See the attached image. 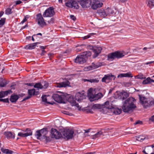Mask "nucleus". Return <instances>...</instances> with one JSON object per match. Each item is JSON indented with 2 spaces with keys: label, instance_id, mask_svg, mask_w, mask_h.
Returning a JSON list of instances; mask_svg holds the SVG:
<instances>
[{
  "label": "nucleus",
  "instance_id": "f704fd0d",
  "mask_svg": "<svg viewBox=\"0 0 154 154\" xmlns=\"http://www.w3.org/2000/svg\"><path fill=\"white\" fill-rule=\"evenodd\" d=\"M12 13L11 9L10 8H8L6 9L5 11V13L7 15H9Z\"/></svg>",
  "mask_w": 154,
  "mask_h": 154
},
{
  "label": "nucleus",
  "instance_id": "412c9836",
  "mask_svg": "<svg viewBox=\"0 0 154 154\" xmlns=\"http://www.w3.org/2000/svg\"><path fill=\"white\" fill-rule=\"evenodd\" d=\"M133 77L132 74L131 72H129L126 73H121L119 75L117 76L118 78L122 77Z\"/></svg>",
  "mask_w": 154,
  "mask_h": 154
},
{
  "label": "nucleus",
  "instance_id": "a19ab883",
  "mask_svg": "<svg viewBox=\"0 0 154 154\" xmlns=\"http://www.w3.org/2000/svg\"><path fill=\"white\" fill-rule=\"evenodd\" d=\"M101 106L100 104H95L93 106L94 109H100L101 108Z\"/></svg>",
  "mask_w": 154,
  "mask_h": 154
},
{
  "label": "nucleus",
  "instance_id": "9b49d317",
  "mask_svg": "<svg viewBox=\"0 0 154 154\" xmlns=\"http://www.w3.org/2000/svg\"><path fill=\"white\" fill-rule=\"evenodd\" d=\"M116 76L111 74L105 75L102 79V81L106 83H109L112 80H114Z\"/></svg>",
  "mask_w": 154,
  "mask_h": 154
},
{
  "label": "nucleus",
  "instance_id": "bf43d9fd",
  "mask_svg": "<svg viewBox=\"0 0 154 154\" xmlns=\"http://www.w3.org/2000/svg\"><path fill=\"white\" fill-rule=\"evenodd\" d=\"M96 34L95 33H90L88 35H90V37L91 35H96Z\"/></svg>",
  "mask_w": 154,
  "mask_h": 154
},
{
  "label": "nucleus",
  "instance_id": "de8ad7c7",
  "mask_svg": "<svg viewBox=\"0 0 154 154\" xmlns=\"http://www.w3.org/2000/svg\"><path fill=\"white\" fill-rule=\"evenodd\" d=\"M143 84H149L147 80L146 79V80H144L143 82Z\"/></svg>",
  "mask_w": 154,
  "mask_h": 154
},
{
  "label": "nucleus",
  "instance_id": "5fc2aeb1",
  "mask_svg": "<svg viewBox=\"0 0 154 154\" xmlns=\"http://www.w3.org/2000/svg\"><path fill=\"white\" fill-rule=\"evenodd\" d=\"M154 63V61H150V62H149L146 63H145V64H146V65H148L149 64H151V63Z\"/></svg>",
  "mask_w": 154,
  "mask_h": 154
},
{
  "label": "nucleus",
  "instance_id": "72a5a7b5",
  "mask_svg": "<svg viewBox=\"0 0 154 154\" xmlns=\"http://www.w3.org/2000/svg\"><path fill=\"white\" fill-rule=\"evenodd\" d=\"M84 81L85 82L88 81L89 82L91 83H97L98 82V80L96 79H84Z\"/></svg>",
  "mask_w": 154,
  "mask_h": 154
},
{
  "label": "nucleus",
  "instance_id": "4be33fe9",
  "mask_svg": "<svg viewBox=\"0 0 154 154\" xmlns=\"http://www.w3.org/2000/svg\"><path fill=\"white\" fill-rule=\"evenodd\" d=\"M4 134L8 139H14L15 137L14 134L11 132H5Z\"/></svg>",
  "mask_w": 154,
  "mask_h": 154
},
{
  "label": "nucleus",
  "instance_id": "ea45409f",
  "mask_svg": "<svg viewBox=\"0 0 154 154\" xmlns=\"http://www.w3.org/2000/svg\"><path fill=\"white\" fill-rule=\"evenodd\" d=\"M5 19V18H2L0 20V28L4 24Z\"/></svg>",
  "mask_w": 154,
  "mask_h": 154
},
{
  "label": "nucleus",
  "instance_id": "13d9d810",
  "mask_svg": "<svg viewBox=\"0 0 154 154\" xmlns=\"http://www.w3.org/2000/svg\"><path fill=\"white\" fill-rule=\"evenodd\" d=\"M4 12L3 11H1L0 12V17H1L3 14Z\"/></svg>",
  "mask_w": 154,
  "mask_h": 154
},
{
  "label": "nucleus",
  "instance_id": "a878e982",
  "mask_svg": "<svg viewBox=\"0 0 154 154\" xmlns=\"http://www.w3.org/2000/svg\"><path fill=\"white\" fill-rule=\"evenodd\" d=\"M10 92L11 91H8L0 92V98L4 97L5 96L7 95L8 94H10Z\"/></svg>",
  "mask_w": 154,
  "mask_h": 154
},
{
  "label": "nucleus",
  "instance_id": "4468645a",
  "mask_svg": "<svg viewBox=\"0 0 154 154\" xmlns=\"http://www.w3.org/2000/svg\"><path fill=\"white\" fill-rule=\"evenodd\" d=\"M36 20L38 25L41 27L46 25V23L41 14H38L37 15Z\"/></svg>",
  "mask_w": 154,
  "mask_h": 154
},
{
  "label": "nucleus",
  "instance_id": "f257e3e1",
  "mask_svg": "<svg viewBox=\"0 0 154 154\" xmlns=\"http://www.w3.org/2000/svg\"><path fill=\"white\" fill-rule=\"evenodd\" d=\"M136 100L133 97H129L125 101L122 107L123 111L128 112L132 111L136 107Z\"/></svg>",
  "mask_w": 154,
  "mask_h": 154
},
{
  "label": "nucleus",
  "instance_id": "b1692460",
  "mask_svg": "<svg viewBox=\"0 0 154 154\" xmlns=\"http://www.w3.org/2000/svg\"><path fill=\"white\" fill-rule=\"evenodd\" d=\"M28 91L29 95L31 96L35 94H38V92L35 91V89H34L29 90Z\"/></svg>",
  "mask_w": 154,
  "mask_h": 154
},
{
  "label": "nucleus",
  "instance_id": "7ed1b4c3",
  "mask_svg": "<svg viewBox=\"0 0 154 154\" xmlns=\"http://www.w3.org/2000/svg\"><path fill=\"white\" fill-rule=\"evenodd\" d=\"M95 89L92 88H90L88 91V96L91 101L97 100L100 99L103 96L101 93L95 94Z\"/></svg>",
  "mask_w": 154,
  "mask_h": 154
},
{
  "label": "nucleus",
  "instance_id": "39448f33",
  "mask_svg": "<svg viewBox=\"0 0 154 154\" xmlns=\"http://www.w3.org/2000/svg\"><path fill=\"white\" fill-rule=\"evenodd\" d=\"M59 94H53L52 97L55 101L59 103H64V100L67 99L66 96L62 93L59 92Z\"/></svg>",
  "mask_w": 154,
  "mask_h": 154
},
{
  "label": "nucleus",
  "instance_id": "2f4dec72",
  "mask_svg": "<svg viewBox=\"0 0 154 154\" xmlns=\"http://www.w3.org/2000/svg\"><path fill=\"white\" fill-rule=\"evenodd\" d=\"M35 136H36L37 138L40 139L42 138L41 134L40 133V130L37 131L35 133Z\"/></svg>",
  "mask_w": 154,
  "mask_h": 154
},
{
  "label": "nucleus",
  "instance_id": "79ce46f5",
  "mask_svg": "<svg viewBox=\"0 0 154 154\" xmlns=\"http://www.w3.org/2000/svg\"><path fill=\"white\" fill-rule=\"evenodd\" d=\"M18 135L19 136H20L22 137H26L25 133H23L22 132H19L18 134Z\"/></svg>",
  "mask_w": 154,
  "mask_h": 154
},
{
  "label": "nucleus",
  "instance_id": "58836bf2",
  "mask_svg": "<svg viewBox=\"0 0 154 154\" xmlns=\"http://www.w3.org/2000/svg\"><path fill=\"white\" fill-rule=\"evenodd\" d=\"M27 132L25 133L26 134V137H27L31 135L32 134V131L31 130H29V129H26Z\"/></svg>",
  "mask_w": 154,
  "mask_h": 154
},
{
  "label": "nucleus",
  "instance_id": "4c0bfd02",
  "mask_svg": "<svg viewBox=\"0 0 154 154\" xmlns=\"http://www.w3.org/2000/svg\"><path fill=\"white\" fill-rule=\"evenodd\" d=\"M2 152L6 154H12L13 152L8 149H4Z\"/></svg>",
  "mask_w": 154,
  "mask_h": 154
},
{
  "label": "nucleus",
  "instance_id": "7c9ffc66",
  "mask_svg": "<svg viewBox=\"0 0 154 154\" xmlns=\"http://www.w3.org/2000/svg\"><path fill=\"white\" fill-rule=\"evenodd\" d=\"M122 97V99H124L128 96V93L125 92H122L120 93Z\"/></svg>",
  "mask_w": 154,
  "mask_h": 154
},
{
  "label": "nucleus",
  "instance_id": "473e14b6",
  "mask_svg": "<svg viewBox=\"0 0 154 154\" xmlns=\"http://www.w3.org/2000/svg\"><path fill=\"white\" fill-rule=\"evenodd\" d=\"M41 85L42 86V88H46L48 86V84L46 82H42Z\"/></svg>",
  "mask_w": 154,
  "mask_h": 154
},
{
  "label": "nucleus",
  "instance_id": "423d86ee",
  "mask_svg": "<svg viewBox=\"0 0 154 154\" xmlns=\"http://www.w3.org/2000/svg\"><path fill=\"white\" fill-rule=\"evenodd\" d=\"M124 56V54L122 53L116 51L109 54L108 55V60L112 61L115 58H120Z\"/></svg>",
  "mask_w": 154,
  "mask_h": 154
},
{
  "label": "nucleus",
  "instance_id": "09e8293b",
  "mask_svg": "<svg viewBox=\"0 0 154 154\" xmlns=\"http://www.w3.org/2000/svg\"><path fill=\"white\" fill-rule=\"evenodd\" d=\"M90 37V35H88L86 36H84L83 37V38L84 39H85L87 38H88Z\"/></svg>",
  "mask_w": 154,
  "mask_h": 154
},
{
  "label": "nucleus",
  "instance_id": "2eb2a0df",
  "mask_svg": "<svg viewBox=\"0 0 154 154\" xmlns=\"http://www.w3.org/2000/svg\"><path fill=\"white\" fill-rule=\"evenodd\" d=\"M85 98L86 97L83 93L78 92L76 93L74 99L78 102H80L82 100L85 99Z\"/></svg>",
  "mask_w": 154,
  "mask_h": 154
},
{
  "label": "nucleus",
  "instance_id": "ddd939ff",
  "mask_svg": "<svg viewBox=\"0 0 154 154\" xmlns=\"http://www.w3.org/2000/svg\"><path fill=\"white\" fill-rule=\"evenodd\" d=\"M51 136L53 138L59 139L61 136V134L56 129L52 128L51 130Z\"/></svg>",
  "mask_w": 154,
  "mask_h": 154
},
{
  "label": "nucleus",
  "instance_id": "0e129e2a",
  "mask_svg": "<svg viewBox=\"0 0 154 154\" xmlns=\"http://www.w3.org/2000/svg\"><path fill=\"white\" fill-rule=\"evenodd\" d=\"M29 18V17L28 15H26V16H25L24 17V19H25L26 20L28 19Z\"/></svg>",
  "mask_w": 154,
  "mask_h": 154
},
{
  "label": "nucleus",
  "instance_id": "680f3d73",
  "mask_svg": "<svg viewBox=\"0 0 154 154\" xmlns=\"http://www.w3.org/2000/svg\"><path fill=\"white\" fill-rule=\"evenodd\" d=\"M26 21V20L24 18L23 19V20L21 21V23L22 24H23Z\"/></svg>",
  "mask_w": 154,
  "mask_h": 154
},
{
  "label": "nucleus",
  "instance_id": "9d476101",
  "mask_svg": "<svg viewBox=\"0 0 154 154\" xmlns=\"http://www.w3.org/2000/svg\"><path fill=\"white\" fill-rule=\"evenodd\" d=\"M102 65V63L100 62L96 63H92L91 65L85 67L84 69V70L85 71H88L97 68L101 66Z\"/></svg>",
  "mask_w": 154,
  "mask_h": 154
},
{
  "label": "nucleus",
  "instance_id": "052dcab7",
  "mask_svg": "<svg viewBox=\"0 0 154 154\" xmlns=\"http://www.w3.org/2000/svg\"><path fill=\"white\" fill-rule=\"evenodd\" d=\"M26 21V20L24 18L23 19V20L21 21V23L22 24H23Z\"/></svg>",
  "mask_w": 154,
  "mask_h": 154
},
{
  "label": "nucleus",
  "instance_id": "c03bdc74",
  "mask_svg": "<svg viewBox=\"0 0 154 154\" xmlns=\"http://www.w3.org/2000/svg\"><path fill=\"white\" fill-rule=\"evenodd\" d=\"M142 124V122L140 120H138L134 123V125H141Z\"/></svg>",
  "mask_w": 154,
  "mask_h": 154
},
{
  "label": "nucleus",
  "instance_id": "e2e57ef3",
  "mask_svg": "<svg viewBox=\"0 0 154 154\" xmlns=\"http://www.w3.org/2000/svg\"><path fill=\"white\" fill-rule=\"evenodd\" d=\"M26 85L29 86H32L33 85L32 84L30 83H27L26 84Z\"/></svg>",
  "mask_w": 154,
  "mask_h": 154
},
{
  "label": "nucleus",
  "instance_id": "6e6d98bb",
  "mask_svg": "<svg viewBox=\"0 0 154 154\" xmlns=\"http://www.w3.org/2000/svg\"><path fill=\"white\" fill-rule=\"evenodd\" d=\"M146 79L149 83H151V79L149 77H148Z\"/></svg>",
  "mask_w": 154,
  "mask_h": 154
},
{
  "label": "nucleus",
  "instance_id": "393cba45",
  "mask_svg": "<svg viewBox=\"0 0 154 154\" xmlns=\"http://www.w3.org/2000/svg\"><path fill=\"white\" fill-rule=\"evenodd\" d=\"M40 133L41 134L42 138H45L46 137V135L48 134V131L46 129L43 128L41 129Z\"/></svg>",
  "mask_w": 154,
  "mask_h": 154
},
{
  "label": "nucleus",
  "instance_id": "f8f14e48",
  "mask_svg": "<svg viewBox=\"0 0 154 154\" xmlns=\"http://www.w3.org/2000/svg\"><path fill=\"white\" fill-rule=\"evenodd\" d=\"M65 4L66 6L69 8H74L76 9H78L79 8L78 3L74 0L68 1Z\"/></svg>",
  "mask_w": 154,
  "mask_h": 154
},
{
  "label": "nucleus",
  "instance_id": "5701e85b",
  "mask_svg": "<svg viewBox=\"0 0 154 154\" xmlns=\"http://www.w3.org/2000/svg\"><path fill=\"white\" fill-rule=\"evenodd\" d=\"M19 98L18 95L16 94L12 95L10 97V100L12 103L16 102Z\"/></svg>",
  "mask_w": 154,
  "mask_h": 154
},
{
  "label": "nucleus",
  "instance_id": "cd10ccee",
  "mask_svg": "<svg viewBox=\"0 0 154 154\" xmlns=\"http://www.w3.org/2000/svg\"><path fill=\"white\" fill-rule=\"evenodd\" d=\"M6 81L2 78H0V86L2 87L5 86L6 85Z\"/></svg>",
  "mask_w": 154,
  "mask_h": 154
},
{
  "label": "nucleus",
  "instance_id": "0eeeda50",
  "mask_svg": "<svg viewBox=\"0 0 154 154\" xmlns=\"http://www.w3.org/2000/svg\"><path fill=\"white\" fill-rule=\"evenodd\" d=\"M109 102L108 101H106L103 105V108L108 109H111V111L116 115H119L121 113L122 110L121 109L115 108H111L109 106Z\"/></svg>",
  "mask_w": 154,
  "mask_h": 154
},
{
  "label": "nucleus",
  "instance_id": "aec40b11",
  "mask_svg": "<svg viewBox=\"0 0 154 154\" xmlns=\"http://www.w3.org/2000/svg\"><path fill=\"white\" fill-rule=\"evenodd\" d=\"M104 130H102L100 131L97 132L94 135L92 136V138L93 139H96L97 138H98L102 136H104Z\"/></svg>",
  "mask_w": 154,
  "mask_h": 154
},
{
  "label": "nucleus",
  "instance_id": "603ef678",
  "mask_svg": "<svg viewBox=\"0 0 154 154\" xmlns=\"http://www.w3.org/2000/svg\"><path fill=\"white\" fill-rule=\"evenodd\" d=\"M22 3V2L20 1L19 0L16 1V5H19Z\"/></svg>",
  "mask_w": 154,
  "mask_h": 154
},
{
  "label": "nucleus",
  "instance_id": "20e7f679",
  "mask_svg": "<svg viewBox=\"0 0 154 154\" xmlns=\"http://www.w3.org/2000/svg\"><path fill=\"white\" fill-rule=\"evenodd\" d=\"M138 96L140 102L144 107L146 108L150 106L152 104L154 105V101H151L143 95H139Z\"/></svg>",
  "mask_w": 154,
  "mask_h": 154
},
{
  "label": "nucleus",
  "instance_id": "c85d7f7f",
  "mask_svg": "<svg viewBox=\"0 0 154 154\" xmlns=\"http://www.w3.org/2000/svg\"><path fill=\"white\" fill-rule=\"evenodd\" d=\"M148 6L151 8H152L154 6V0H149Z\"/></svg>",
  "mask_w": 154,
  "mask_h": 154
},
{
  "label": "nucleus",
  "instance_id": "864d4df0",
  "mask_svg": "<svg viewBox=\"0 0 154 154\" xmlns=\"http://www.w3.org/2000/svg\"><path fill=\"white\" fill-rule=\"evenodd\" d=\"M36 37V35H34L32 36V41L33 42H34L35 41V40L34 38V37Z\"/></svg>",
  "mask_w": 154,
  "mask_h": 154
},
{
  "label": "nucleus",
  "instance_id": "c756f323",
  "mask_svg": "<svg viewBox=\"0 0 154 154\" xmlns=\"http://www.w3.org/2000/svg\"><path fill=\"white\" fill-rule=\"evenodd\" d=\"M105 12L106 13L107 16L110 14H112L113 13V11L111 9L107 8L105 9Z\"/></svg>",
  "mask_w": 154,
  "mask_h": 154
},
{
  "label": "nucleus",
  "instance_id": "a211bd4d",
  "mask_svg": "<svg viewBox=\"0 0 154 154\" xmlns=\"http://www.w3.org/2000/svg\"><path fill=\"white\" fill-rule=\"evenodd\" d=\"M69 82L68 81H66L60 83H57L54 86L57 88L65 87L69 86Z\"/></svg>",
  "mask_w": 154,
  "mask_h": 154
},
{
  "label": "nucleus",
  "instance_id": "e433bc0d",
  "mask_svg": "<svg viewBox=\"0 0 154 154\" xmlns=\"http://www.w3.org/2000/svg\"><path fill=\"white\" fill-rule=\"evenodd\" d=\"M42 101L44 102L45 103H49V104H52L50 102H48L47 101V98H46V95H44L43 96H42Z\"/></svg>",
  "mask_w": 154,
  "mask_h": 154
},
{
  "label": "nucleus",
  "instance_id": "8fccbe9b",
  "mask_svg": "<svg viewBox=\"0 0 154 154\" xmlns=\"http://www.w3.org/2000/svg\"><path fill=\"white\" fill-rule=\"evenodd\" d=\"M70 17L73 20H76V18L73 15H70Z\"/></svg>",
  "mask_w": 154,
  "mask_h": 154
},
{
  "label": "nucleus",
  "instance_id": "f3484780",
  "mask_svg": "<svg viewBox=\"0 0 154 154\" xmlns=\"http://www.w3.org/2000/svg\"><path fill=\"white\" fill-rule=\"evenodd\" d=\"M80 4L83 8L89 7L91 3V0H80Z\"/></svg>",
  "mask_w": 154,
  "mask_h": 154
},
{
  "label": "nucleus",
  "instance_id": "774afa93",
  "mask_svg": "<svg viewBox=\"0 0 154 154\" xmlns=\"http://www.w3.org/2000/svg\"><path fill=\"white\" fill-rule=\"evenodd\" d=\"M143 152L145 154H148L147 153H146V152L144 150H143Z\"/></svg>",
  "mask_w": 154,
  "mask_h": 154
},
{
  "label": "nucleus",
  "instance_id": "338daca9",
  "mask_svg": "<svg viewBox=\"0 0 154 154\" xmlns=\"http://www.w3.org/2000/svg\"><path fill=\"white\" fill-rule=\"evenodd\" d=\"M27 26H28V25L26 24L24 26H23L22 27V29H23L24 28H25L26 27H27Z\"/></svg>",
  "mask_w": 154,
  "mask_h": 154
},
{
  "label": "nucleus",
  "instance_id": "f03ea898",
  "mask_svg": "<svg viewBox=\"0 0 154 154\" xmlns=\"http://www.w3.org/2000/svg\"><path fill=\"white\" fill-rule=\"evenodd\" d=\"M91 55V53L89 51H85L80 55L77 56L75 59V62L79 64H82L86 61L88 57Z\"/></svg>",
  "mask_w": 154,
  "mask_h": 154
},
{
  "label": "nucleus",
  "instance_id": "4d7b16f0",
  "mask_svg": "<svg viewBox=\"0 0 154 154\" xmlns=\"http://www.w3.org/2000/svg\"><path fill=\"white\" fill-rule=\"evenodd\" d=\"M31 97V96H29H29L25 97V98L23 99V100L29 99Z\"/></svg>",
  "mask_w": 154,
  "mask_h": 154
},
{
  "label": "nucleus",
  "instance_id": "c9c22d12",
  "mask_svg": "<svg viewBox=\"0 0 154 154\" xmlns=\"http://www.w3.org/2000/svg\"><path fill=\"white\" fill-rule=\"evenodd\" d=\"M34 87L35 88H38V89H42V85L40 83H36L35 85H34Z\"/></svg>",
  "mask_w": 154,
  "mask_h": 154
},
{
  "label": "nucleus",
  "instance_id": "6ab92c4d",
  "mask_svg": "<svg viewBox=\"0 0 154 154\" xmlns=\"http://www.w3.org/2000/svg\"><path fill=\"white\" fill-rule=\"evenodd\" d=\"M39 42H35L26 45L24 48L26 50H32L34 49L37 44H39Z\"/></svg>",
  "mask_w": 154,
  "mask_h": 154
},
{
  "label": "nucleus",
  "instance_id": "a18cd8bd",
  "mask_svg": "<svg viewBox=\"0 0 154 154\" xmlns=\"http://www.w3.org/2000/svg\"><path fill=\"white\" fill-rule=\"evenodd\" d=\"M0 101L6 103H8L9 100L8 98L7 99H0Z\"/></svg>",
  "mask_w": 154,
  "mask_h": 154
},
{
  "label": "nucleus",
  "instance_id": "bb28decb",
  "mask_svg": "<svg viewBox=\"0 0 154 154\" xmlns=\"http://www.w3.org/2000/svg\"><path fill=\"white\" fill-rule=\"evenodd\" d=\"M97 13L101 16L105 17L107 16L106 13L105 12V10H100L98 11Z\"/></svg>",
  "mask_w": 154,
  "mask_h": 154
},
{
  "label": "nucleus",
  "instance_id": "69168bd1",
  "mask_svg": "<svg viewBox=\"0 0 154 154\" xmlns=\"http://www.w3.org/2000/svg\"><path fill=\"white\" fill-rule=\"evenodd\" d=\"M31 38V37L30 36H29L27 37L26 38V39H30Z\"/></svg>",
  "mask_w": 154,
  "mask_h": 154
},
{
  "label": "nucleus",
  "instance_id": "1a4fd4ad",
  "mask_svg": "<svg viewBox=\"0 0 154 154\" xmlns=\"http://www.w3.org/2000/svg\"><path fill=\"white\" fill-rule=\"evenodd\" d=\"M74 131L70 129H65L63 132V136L67 139H70L72 138Z\"/></svg>",
  "mask_w": 154,
  "mask_h": 154
},
{
  "label": "nucleus",
  "instance_id": "49530a36",
  "mask_svg": "<svg viewBox=\"0 0 154 154\" xmlns=\"http://www.w3.org/2000/svg\"><path fill=\"white\" fill-rule=\"evenodd\" d=\"M63 113L67 115L70 116L72 115V113H69L68 112L63 111Z\"/></svg>",
  "mask_w": 154,
  "mask_h": 154
},
{
  "label": "nucleus",
  "instance_id": "3c124183",
  "mask_svg": "<svg viewBox=\"0 0 154 154\" xmlns=\"http://www.w3.org/2000/svg\"><path fill=\"white\" fill-rule=\"evenodd\" d=\"M149 119L154 123V115L152 116Z\"/></svg>",
  "mask_w": 154,
  "mask_h": 154
},
{
  "label": "nucleus",
  "instance_id": "37998d69",
  "mask_svg": "<svg viewBox=\"0 0 154 154\" xmlns=\"http://www.w3.org/2000/svg\"><path fill=\"white\" fill-rule=\"evenodd\" d=\"M54 19L53 18H52L48 21V22L50 24H53L54 23Z\"/></svg>",
  "mask_w": 154,
  "mask_h": 154
},
{
  "label": "nucleus",
  "instance_id": "dca6fc26",
  "mask_svg": "<svg viewBox=\"0 0 154 154\" xmlns=\"http://www.w3.org/2000/svg\"><path fill=\"white\" fill-rule=\"evenodd\" d=\"M102 48L100 47H94L93 48V50L94 53L93 57L95 58L97 57L99 54L101 52Z\"/></svg>",
  "mask_w": 154,
  "mask_h": 154
},
{
  "label": "nucleus",
  "instance_id": "6e6552de",
  "mask_svg": "<svg viewBox=\"0 0 154 154\" xmlns=\"http://www.w3.org/2000/svg\"><path fill=\"white\" fill-rule=\"evenodd\" d=\"M55 14L54 8L51 7L48 8L43 13V16L44 17H51Z\"/></svg>",
  "mask_w": 154,
  "mask_h": 154
}]
</instances>
